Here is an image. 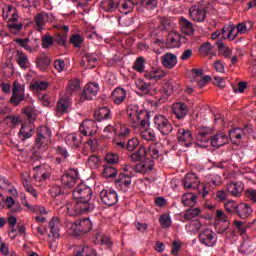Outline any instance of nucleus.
<instances>
[{"label": "nucleus", "instance_id": "1", "mask_svg": "<svg viewBox=\"0 0 256 256\" xmlns=\"http://www.w3.org/2000/svg\"><path fill=\"white\" fill-rule=\"evenodd\" d=\"M73 197L76 200L73 206H67V209L74 211L72 216H78L85 213H90L95 210V204L92 200V189L86 184L78 185L73 192Z\"/></svg>", "mask_w": 256, "mask_h": 256}, {"label": "nucleus", "instance_id": "2", "mask_svg": "<svg viewBox=\"0 0 256 256\" xmlns=\"http://www.w3.org/2000/svg\"><path fill=\"white\" fill-rule=\"evenodd\" d=\"M149 153L144 146H140L139 149L130 155L131 161H140L137 165L134 166V171L136 173H151L155 162L152 158L148 157Z\"/></svg>", "mask_w": 256, "mask_h": 256}, {"label": "nucleus", "instance_id": "3", "mask_svg": "<svg viewBox=\"0 0 256 256\" xmlns=\"http://www.w3.org/2000/svg\"><path fill=\"white\" fill-rule=\"evenodd\" d=\"M184 188L187 190H196L198 189L199 195L205 199V197L208 195V184H200V180L194 173H188L186 174L184 181H183Z\"/></svg>", "mask_w": 256, "mask_h": 256}, {"label": "nucleus", "instance_id": "4", "mask_svg": "<svg viewBox=\"0 0 256 256\" xmlns=\"http://www.w3.org/2000/svg\"><path fill=\"white\" fill-rule=\"evenodd\" d=\"M92 229L93 222L88 217L76 220L72 224L73 235L76 237L88 234Z\"/></svg>", "mask_w": 256, "mask_h": 256}, {"label": "nucleus", "instance_id": "5", "mask_svg": "<svg viewBox=\"0 0 256 256\" xmlns=\"http://www.w3.org/2000/svg\"><path fill=\"white\" fill-rule=\"evenodd\" d=\"M198 239L205 247H214L217 243V234L212 229L205 228L200 230Z\"/></svg>", "mask_w": 256, "mask_h": 256}, {"label": "nucleus", "instance_id": "6", "mask_svg": "<svg viewBox=\"0 0 256 256\" xmlns=\"http://www.w3.org/2000/svg\"><path fill=\"white\" fill-rule=\"evenodd\" d=\"M155 128L164 136H167L173 132V125L169 122L164 115H158L154 117Z\"/></svg>", "mask_w": 256, "mask_h": 256}, {"label": "nucleus", "instance_id": "7", "mask_svg": "<svg viewBox=\"0 0 256 256\" xmlns=\"http://www.w3.org/2000/svg\"><path fill=\"white\" fill-rule=\"evenodd\" d=\"M79 179V171L77 169H69L61 177V183L65 189H72L75 187Z\"/></svg>", "mask_w": 256, "mask_h": 256}, {"label": "nucleus", "instance_id": "8", "mask_svg": "<svg viewBox=\"0 0 256 256\" xmlns=\"http://www.w3.org/2000/svg\"><path fill=\"white\" fill-rule=\"evenodd\" d=\"M102 203L108 207H112L118 203V194L114 189H103L99 194Z\"/></svg>", "mask_w": 256, "mask_h": 256}, {"label": "nucleus", "instance_id": "9", "mask_svg": "<svg viewBox=\"0 0 256 256\" xmlns=\"http://www.w3.org/2000/svg\"><path fill=\"white\" fill-rule=\"evenodd\" d=\"M100 91V86L97 82H88L86 86H84V91L81 94V101H90L93 100L94 97L97 96L98 92Z\"/></svg>", "mask_w": 256, "mask_h": 256}, {"label": "nucleus", "instance_id": "10", "mask_svg": "<svg viewBox=\"0 0 256 256\" xmlns=\"http://www.w3.org/2000/svg\"><path fill=\"white\" fill-rule=\"evenodd\" d=\"M187 41V36H183L176 31L169 32L166 38V42L171 48H179L181 44H186Z\"/></svg>", "mask_w": 256, "mask_h": 256}, {"label": "nucleus", "instance_id": "11", "mask_svg": "<svg viewBox=\"0 0 256 256\" xmlns=\"http://www.w3.org/2000/svg\"><path fill=\"white\" fill-rule=\"evenodd\" d=\"M37 139L36 142L34 144V148L35 149H41L42 147H45L49 140L51 139V131L47 128V127H41L38 131H37Z\"/></svg>", "mask_w": 256, "mask_h": 256}, {"label": "nucleus", "instance_id": "12", "mask_svg": "<svg viewBox=\"0 0 256 256\" xmlns=\"http://www.w3.org/2000/svg\"><path fill=\"white\" fill-rule=\"evenodd\" d=\"M132 185V177L129 174L120 173L115 180L117 190L127 193Z\"/></svg>", "mask_w": 256, "mask_h": 256}, {"label": "nucleus", "instance_id": "13", "mask_svg": "<svg viewBox=\"0 0 256 256\" xmlns=\"http://www.w3.org/2000/svg\"><path fill=\"white\" fill-rule=\"evenodd\" d=\"M135 87L138 90L137 94L140 96L150 95L154 96L156 94V89L150 82H145V80H135Z\"/></svg>", "mask_w": 256, "mask_h": 256}, {"label": "nucleus", "instance_id": "14", "mask_svg": "<svg viewBox=\"0 0 256 256\" xmlns=\"http://www.w3.org/2000/svg\"><path fill=\"white\" fill-rule=\"evenodd\" d=\"M178 142L185 147H191L193 144V137L191 131L188 129L179 128L177 130Z\"/></svg>", "mask_w": 256, "mask_h": 256}, {"label": "nucleus", "instance_id": "15", "mask_svg": "<svg viewBox=\"0 0 256 256\" xmlns=\"http://www.w3.org/2000/svg\"><path fill=\"white\" fill-rule=\"evenodd\" d=\"M189 16L190 18L195 21V22H199V23H203L205 18H206V10L205 7L203 6H192L189 9Z\"/></svg>", "mask_w": 256, "mask_h": 256}, {"label": "nucleus", "instance_id": "16", "mask_svg": "<svg viewBox=\"0 0 256 256\" xmlns=\"http://www.w3.org/2000/svg\"><path fill=\"white\" fill-rule=\"evenodd\" d=\"M98 127L93 120H84L80 126V132L84 136H95L97 134Z\"/></svg>", "mask_w": 256, "mask_h": 256}, {"label": "nucleus", "instance_id": "17", "mask_svg": "<svg viewBox=\"0 0 256 256\" xmlns=\"http://www.w3.org/2000/svg\"><path fill=\"white\" fill-rule=\"evenodd\" d=\"M24 100V88L18 84V82L13 83L12 97L10 98V103L14 106H18L20 102Z\"/></svg>", "mask_w": 256, "mask_h": 256}, {"label": "nucleus", "instance_id": "18", "mask_svg": "<svg viewBox=\"0 0 256 256\" xmlns=\"http://www.w3.org/2000/svg\"><path fill=\"white\" fill-rule=\"evenodd\" d=\"M81 65L84 69H94L98 65V55L96 53H84Z\"/></svg>", "mask_w": 256, "mask_h": 256}, {"label": "nucleus", "instance_id": "19", "mask_svg": "<svg viewBox=\"0 0 256 256\" xmlns=\"http://www.w3.org/2000/svg\"><path fill=\"white\" fill-rule=\"evenodd\" d=\"M143 115L148 116V112H146L145 110H139V106L137 104H131L130 106H128L127 116L133 122H136V120H141Z\"/></svg>", "mask_w": 256, "mask_h": 256}, {"label": "nucleus", "instance_id": "20", "mask_svg": "<svg viewBox=\"0 0 256 256\" xmlns=\"http://www.w3.org/2000/svg\"><path fill=\"white\" fill-rule=\"evenodd\" d=\"M189 112V108L184 103H176L172 107V113L179 121H183Z\"/></svg>", "mask_w": 256, "mask_h": 256}, {"label": "nucleus", "instance_id": "21", "mask_svg": "<svg viewBox=\"0 0 256 256\" xmlns=\"http://www.w3.org/2000/svg\"><path fill=\"white\" fill-rule=\"evenodd\" d=\"M72 102L69 98H61L56 105V116L62 117L65 114L69 113V107Z\"/></svg>", "mask_w": 256, "mask_h": 256}, {"label": "nucleus", "instance_id": "22", "mask_svg": "<svg viewBox=\"0 0 256 256\" xmlns=\"http://www.w3.org/2000/svg\"><path fill=\"white\" fill-rule=\"evenodd\" d=\"M161 62L164 68L173 69L177 65V55L167 52L161 56Z\"/></svg>", "mask_w": 256, "mask_h": 256}, {"label": "nucleus", "instance_id": "23", "mask_svg": "<svg viewBox=\"0 0 256 256\" xmlns=\"http://www.w3.org/2000/svg\"><path fill=\"white\" fill-rule=\"evenodd\" d=\"M227 191L234 197H240L244 190V184L241 181L230 182L226 186Z\"/></svg>", "mask_w": 256, "mask_h": 256}, {"label": "nucleus", "instance_id": "24", "mask_svg": "<svg viewBox=\"0 0 256 256\" xmlns=\"http://www.w3.org/2000/svg\"><path fill=\"white\" fill-rule=\"evenodd\" d=\"M253 213V209L248 203L238 204L236 215L243 220H246Z\"/></svg>", "mask_w": 256, "mask_h": 256}, {"label": "nucleus", "instance_id": "25", "mask_svg": "<svg viewBox=\"0 0 256 256\" xmlns=\"http://www.w3.org/2000/svg\"><path fill=\"white\" fill-rule=\"evenodd\" d=\"M179 26L181 29V32L184 34L183 37H190L194 34V28H193V24L187 20L184 17H181L179 20Z\"/></svg>", "mask_w": 256, "mask_h": 256}, {"label": "nucleus", "instance_id": "26", "mask_svg": "<svg viewBox=\"0 0 256 256\" xmlns=\"http://www.w3.org/2000/svg\"><path fill=\"white\" fill-rule=\"evenodd\" d=\"M100 9L106 13H114L118 10V0H102Z\"/></svg>", "mask_w": 256, "mask_h": 256}, {"label": "nucleus", "instance_id": "27", "mask_svg": "<svg viewBox=\"0 0 256 256\" xmlns=\"http://www.w3.org/2000/svg\"><path fill=\"white\" fill-rule=\"evenodd\" d=\"M209 129H203L200 130L198 135H197V145L200 147H207L209 143H211L209 134H210Z\"/></svg>", "mask_w": 256, "mask_h": 256}, {"label": "nucleus", "instance_id": "28", "mask_svg": "<svg viewBox=\"0 0 256 256\" xmlns=\"http://www.w3.org/2000/svg\"><path fill=\"white\" fill-rule=\"evenodd\" d=\"M66 143L71 146L72 148H79L80 145L83 143V136L82 133H73L67 136Z\"/></svg>", "mask_w": 256, "mask_h": 256}, {"label": "nucleus", "instance_id": "29", "mask_svg": "<svg viewBox=\"0 0 256 256\" xmlns=\"http://www.w3.org/2000/svg\"><path fill=\"white\" fill-rule=\"evenodd\" d=\"M127 97V92L124 88H115L112 92V100L115 104H122Z\"/></svg>", "mask_w": 256, "mask_h": 256}, {"label": "nucleus", "instance_id": "30", "mask_svg": "<svg viewBox=\"0 0 256 256\" xmlns=\"http://www.w3.org/2000/svg\"><path fill=\"white\" fill-rule=\"evenodd\" d=\"M157 29L161 32L171 33L173 32V29H175V22H173L172 19L169 18H162Z\"/></svg>", "mask_w": 256, "mask_h": 256}, {"label": "nucleus", "instance_id": "31", "mask_svg": "<svg viewBox=\"0 0 256 256\" xmlns=\"http://www.w3.org/2000/svg\"><path fill=\"white\" fill-rule=\"evenodd\" d=\"M228 142H229V137L226 134L220 133V134H216L215 136H213L210 144L213 147L219 148V147L227 144Z\"/></svg>", "mask_w": 256, "mask_h": 256}, {"label": "nucleus", "instance_id": "32", "mask_svg": "<svg viewBox=\"0 0 256 256\" xmlns=\"http://www.w3.org/2000/svg\"><path fill=\"white\" fill-rule=\"evenodd\" d=\"M117 5H118V12L120 13H123L125 11L129 13L135 7V3L133 0H118Z\"/></svg>", "mask_w": 256, "mask_h": 256}, {"label": "nucleus", "instance_id": "33", "mask_svg": "<svg viewBox=\"0 0 256 256\" xmlns=\"http://www.w3.org/2000/svg\"><path fill=\"white\" fill-rule=\"evenodd\" d=\"M111 118V111L108 109V107H102L96 110L94 112V119L98 120V122H101L103 120H108Z\"/></svg>", "mask_w": 256, "mask_h": 256}, {"label": "nucleus", "instance_id": "34", "mask_svg": "<svg viewBox=\"0 0 256 256\" xmlns=\"http://www.w3.org/2000/svg\"><path fill=\"white\" fill-rule=\"evenodd\" d=\"M33 126L31 124H22L18 137L25 141L33 135Z\"/></svg>", "mask_w": 256, "mask_h": 256}, {"label": "nucleus", "instance_id": "35", "mask_svg": "<svg viewBox=\"0 0 256 256\" xmlns=\"http://www.w3.org/2000/svg\"><path fill=\"white\" fill-rule=\"evenodd\" d=\"M118 175V170L111 165H106L102 171V177L105 179H114Z\"/></svg>", "mask_w": 256, "mask_h": 256}, {"label": "nucleus", "instance_id": "36", "mask_svg": "<svg viewBox=\"0 0 256 256\" xmlns=\"http://www.w3.org/2000/svg\"><path fill=\"white\" fill-rule=\"evenodd\" d=\"M49 13H39L35 16L36 26L39 32H41L46 25V19H48Z\"/></svg>", "mask_w": 256, "mask_h": 256}, {"label": "nucleus", "instance_id": "37", "mask_svg": "<svg viewBox=\"0 0 256 256\" xmlns=\"http://www.w3.org/2000/svg\"><path fill=\"white\" fill-rule=\"evenodd\" d=\"M50 63H51V60L49 57L47 56H42V57H38L36 59V65H37V68L40 70V71H47V69L49 68L50 66Z\"/></svg>", "mask_w": 256, "mask_h": 256}, {"label": "nucleus", "instance_id": "38", "mask_svg": "<svg viewBox=\"0 0 256 256\" xmlns=\"http://www.w3.org/2000/svg\"><path fill=\"white\" fill-rule=\"evenodd\" d=\"M15 43L17 45H19L20 47L24 48L26 51L30 52V53H34L37 51V48H38V45H36L35 47H30L28 45L29 43V38H25V39H22V38H16L14 39Z\"/></svg>", "mask_w": 256, "mask_h": 256}, {"label": "nucleus", "instance_id": "39", "mask_svg": "<svg viewBox=\"0 0 256 256\" xmlns=\"http://www.w3.org/2000/svg\"><path fill=\"white\" fill-rule=\"evenodd\" d=\"M162 143H155L149 146L148 153L151 159H159L160 157V149L162 148Z\"/></svg>", "mask_w": 256, "mask_h": 256}, {"label": "nucleus", "instance_id": "40", "mask_svg": "<svg viewBox=\"0 0 256 256\" xmlns=\"http://www.w3.org/2000/svg\"><path fill=\"white\" fill-rule=\"evenodd\" d=\"M49 228L51 229V234L55 239H59V219L58 218H52L49 222Z\"/></svg>", "mask_w": 256, "mask_h": 256}, {"label": "nucleus", "instance_id": "41", "mask_svg": "<svg viewBox=\"0 0 256 256\" xmlns=\"http://www.w3.org/2000/svg\"><path fill=\"white\" fill-rule=\"evenodd\" d=\"M202 227V223L198 220L191 221L189 224L185 225V229L190 234H196Z\"/></svg>", "mask_w": 256, "mask_h": 256}, {"label": "nucleus", "instance_id": "42", "mask_svg": "<svg viewBox=\"0 0 256 256\" xmlns=\"http://www.w3.org/2000/svg\"><path fill=\"white\" fill-rule=\"evenodd\" d=\"M85 41V38L80 34H73L70 38V44L73 45L75 48L80 49Z\"/></svg>", "mask_w": 256, "mask_h": 256}, {"label": "nucleus", "instance_id": "43", "mask_svg": "<svg viewBox=\"0 0 256 256\" xmlns=\"http://www.w3.org/2000/svg\"><path fill=\"white\" fill-rule=\"evenodd\" d=\"M201 210L196 207V208H189L186 210L184 214V219L187 221L196 219L200 215Z\"/></svg>", "mask_w": 256, "mask_h": 256}, {"label": "nucleus", "instance_id": "44", "mask_svg": "<svg viewBox=\"0 0 256 256\" xmlns=\"http://www.w3.org/2000/svg\"><path fill=\"white\" fill-rule=\"evenodd\" d=\"M133 69L138 73H143L145 71V58L143 56L136 58Z\"/></svg>", "mask_w": 256, "mask_h": 256}, {"label": "nucleus", "instance_id": "45", "mask_svg": "<svg viewBox=\"0 0 256 256\" xmlns=\"http://www.w3.org/2000/svg\"><path fill=\"white\" fill-rule=\"evenodd\" d=\"M197 197L192 194H187L182 197V205L189 207L196 204Z\"/></svg>", "mask_w": 256, "mask_h": 256}, {"label": "nucleus", "instance_id": "46", "mask_svg": "<svg viewBox=\"0 0 256 256\" xmlns=\"http://www.w3.org/2000/svg\"><path fill=\"white\" fill-rule=\"evenodd\" d=\"M111 240L107 235H102L101 233H96V239H94V244L100 245H110Z\"/></svg>", "mask_w": 256, "mask_h": 256}, {"label": "nucleus", "instance_id": "47", "mask_svg": "<svg viewBox=\"0 0 256 256\" xmlns=\"http://www.w3.org/2000/svg\"><path fill=\"white\" fill-rule=\"evenodd\" d=\"M244 135V130L241 128H235L229 131V139L233 141L234 139L241 140Z\"/></svg>", "mask_w": 256, "mask_h": 256}, {"label": "nucleus", "instance_id": "48", "mask_svg": "<svg viewBox=\"0 0 256 256\" xmlns=\"http://www.w3.org/2000/svg\"><path fill=\"white\" fill-rule=\"evenodd\" d=\"M237 207H238L237 202H235L233 200L227 201L225 203V210L227 211V213H229L231 215H236Z\"/></svg>", "mask_w": 256, "mask_h": 256}, {"label": "nucleus", "instance_id": "49", "mask_svg": "<svg viewBox=\"0 0 256 256\" xmlns=\"http://www.w3.org/2000/svg\"><path fill=\"white\" fill-rule=\"evenodd\" d=\"M159 223L162 228L169 229L172 224L171 217L167 214H162L159 218Z\"/></svg>", "mask_w": 256, "mask_h": 256}, {"label": "nucleus", "instance_id": "50", "mask_svg": "<svg viewBox=\"0 0 256 256\" xmlns=\"http://www.w3.org/2000/svg\"><path fill=\"white\" fill-rule=\"evenodd\" d=\"M67 38H68V34L67 33H59L56 35L54 41L63 47H66L67 45Z\"/></svg>", "mask_w": 256, "mask_h": 256}, {"label": "nucleus", "instance_id": "51", "mask_svg": "<svg viewBox=\"0 0 256 256\" xmlns=\"http://www.w3.org/2000/svg\"><path fill=\"white\" fill-rule=\"evenodd\" d=\"M136 4L145 5L148 9H154L158 5V0H136Z\"/></svg>", "mask_w": 256, "mask_h": 256}, {"label": "nucleus", "instance_id": "52", "mask_svg": "<svg viewBox=\"0 0 256 256\" xmlns=\"http://www.w3.org/2000/svg\"><path fill=\"white\" fill-rule=\"evenodd\" d=\"M100 163V158L97 155L88 157V165L91 169H97V167H100Z\"/></svg>", "mask_w": 256, "mask_h": 256}, {"label": "nucleus", "instance_id": "53", "mask_svg": "<svg viewBox=\"0 0 256 256\" xmlns=\"http://www.w3.org/2000/svg\"><path fill=\"white\" fill-rule=\"evenodd\" d=\"M55 39L51 35H45L42 38V48L43 49H48L51 47L54 43Z\"/></svg>", "mask_w": 256, "mask_h": 256}, {"label": "nucleus", "instance_id": "54", "mask_svg": "<svg viewBox=\"0 0 256 256\" xmlns=\"http://www.w3.org/2000/svg\"><path fill=\"white\" fill-rule=\"evenodd\" d=\"M105 161L108 165H115V163H118L119 161V156L117 153H108L105 156Z\"/></svg>", "mask_w": 256, "mask_h": 256}, {"label": "nucleus", "instance_id": "55", "mask_svg": "<svg viewBox=\"0 0 256 256\" xmlns=\"http://www.w3.org/2000/svg\"><path fill=\"white\" fill-rule=\"evenodd\" d=\"M240 33L238 32V29L233 24L229 25V33H228V39L230 41H234Z\"/></svg>", "mask_w": 256, "mask_h": 256}, {"label": "nucleus", "instance_id": "56", "mask_svg": "<svg viewBox=\"0 0 256 256\" xmlns=\"http://www.w3.org/2000/svg\"><path fill=\"white\" fill-rule=\"evenodd\" d=\"M17 63L22 69L27 68V64L29 63V59L25 54H19L17 57Z\"/></svg>", "mask_w": 256, "mask_h": 256}, {"label": "nucleus", "instance_id": "57", "mask_svg": "<svg viewBox=\"0 0 256 256\" xmlns=\"http://www.w3.org/2000/svg\"><path fill=\"white\" fill-rule=\"evenodd\" d=\"M140 144L139 139L137 138H132L130 140H128L127 144H126V150L128 151H134Z\"/></svg>", "mask_w": 256, "mask_h": 256}, {"label": "nucleus", "instance_id": "58", "mask_svg": "<svg viewBox=\"0 0 256 256\" xmlns=\"http://www.w3.org/2000/svg\"><path fill=\"white\" fill-rule=\"evenodd\" d=\"M163 77H165V71L161 69L155 70L152 74L148 75V79H153L155 81H159Z\"/></svg>", "mask_w": 256, "mask_h": 256}, {"label": "nucleus", "instance_id": "59", "mask_svg": "<svg viewBox=\"0 0 256 256\" xmlns=\"http://www.w3.org/2000/svg\"><path fill=\"white\" fill-rule=\"evenodd\" d=\"M218 50L222 53L225 57L229 58L231 56V49L226 47L222 42H217Z\"/></svg>", "mask_w": 256, "mask_h": 256}, {"label": "nucleus", "instance_id": "60", "mask_svg": "<svg viewBox=\"0 0 256 256\" xmlns=\"http://www.w3.org/2000/svg\"><path fill=\"white\" fill-rule=\"evenodd\" d=\"M79 88H80V81L79 80H71L69 82L67 92L69 94H72L73 92L77 91Z\"/></svg>", "mask_w": 256, "mask_h": 256}, {"label": "nucleus", "instance_id": "61", "mask_svg": "<svg viewBox=\"0 0 256 256\" xmlns=\"http://www.w3.org/2000/svg\"><path fill=\"white\" fill-rule=\"evenodd\" d=\"M52 198H57L64 194L62 188L59 185H53V187L49 190Z\"/></svg>", "mask_w": 256, "mask_h": 256}, {"label": "nucleus", "instance_id": "62", "mask_svg": "<svg viewBox=\"0 0 256 256\" xmlns=\"http://www.w3.org/2000/svg\"><path fill=\"white\" fill-rule=\"evenodd\" d=\"M7 28L12 34L17 35L22 30V24L10 23L7 24Z\"/></svg>", "mask_w": 256, "mask_h": 256}, {"label": "nucleus", "instance_id": "63", "mask_svg": "<svg viewBox=\"0 0 256 256\" xmlns=\"http://www.w3.org/2000/svg\"><path fill=\"white\" fill-rule=\"evenodd\" d=\"M235 226L236 228L239 230V232L241 233V235L246 233V229H247V223L246 221H241V220H236L235 221Z\"/></svg>", "mask_w": 256, "mask_h": 256}, {"label": "nucleus", "instance_id": "64", "mask_svg": "<svg viewBox=\"0 0 256 256\" xmlns=\"http://www.w3.org/2000/svg\"><path fill=\"white\" fill-rule=\"evenodd\" d=\"M23 113L27 116L29 122H32L35 119V111L32 107L27 106L24 110Z\"/></svg>", "mask_w": 256, "mask_h": 256}]
</instances>
